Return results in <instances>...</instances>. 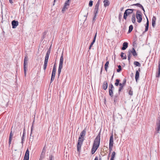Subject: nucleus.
I'll return each mask as SVG.
<instances>
[{
	"mask_svg": "<svg viewBox=\"0 0 160 160\" xmlns=\"http://www.w3.org/2000/svg\"><path fill=\"white\" fill-rule=\"evenodd\" d=\"M86 132V130L85 129H84L81 132L79 137L78 142L77 144V151L79 152H80L81 147L84 140V137L85 136Z\"/></svg>",
	"mask_w": 160,
	"mask_h": 160,
	"instance_id": "f257e3e1",
	"label": "nucleus"
},
{
	"mask_svg": "<svg viewBox=\"0 0 160 160\" xmlns=\"http://www.w3.org/2000/svg\"><path fill=\"white\" fill-rule=\"evenodd\" d=\"M63 54L62 53L61 56L59 65V67L58 70V76L59 77L60 74L62 69L63 67Z\"/></svg>",
	"mask_w": 160,
	"mask_h": 160,
	"instance_id": "f03ea898",
	"label": "nucleus"
},
{
	"mask_svg": "<svg viewBox=\"0 0 160 160\" xmlns=\"http://www.w3.org/2000/svg\"><path fill=\"white\" fill-rule=\"evenodd\" d=\"M136 10L133 9H126L124 13L123 18L125 20L127 19V17L130 14H132L133 11Z\"/></svg>",
	"mask_w": 160,
	"mask_h": 160,
	"instance_id": "7ed1b4c3",
	"label": "nucleus"
},
{
	"mask_svg": "<svg viewBox=\"0 0 160 160\" xmlns=\"http://www.w3.org/2000/svg\"><path fill=\"white\" fill-rule=\"evenodd\" d=\"M100 133L101 132H99L94 141V143L93 144L94 147L95 146L99 147V146L100 142Z\"/></svg>",
	"mask_w": 160,
	"mask_h": 160,
	"instance_id": "20e7f679",
	"label": "nucleus"
},
{
	"mask_svg": "<svg viewBox=\"0 0 160 160\" xmlns=\"http://www.w3.org/2000/svg\"><path fill=\"white\" fill-rule=\"evenodd\" d=\"M136 17L137 19V22L139 23H140L142 20L141 12L139 10H137Z\"/></svg>",
	"mask_w": 160,
	"mask_h": 160,
	"instance_id": "39448f33",
	"label": "nucleus"
},
{
	"mask_svg": "<svg viewBox=\"0 0 160 160\" xmlns=\"http://www.w3.org/2000/svg\"><path fill=\"white\" fill-rule=\"evenodd\" d=\"M50 53L47 52L46 55L43 68L44 71H45V70L46 69V68H47V67L48 64V59L49 58V56L50 55Z\"/></svg>",
	"mask_w": 160,
	"mask_h": 160,
	"instance_id": "423d86ee",
	"label": "nucleus"
},
{
	"mask_svg": "<svg viewBox=\"0 0 160 160\" xmlns=\"http://www.w3.org/2000/svg\"><path fill=\"white\" fill-rule=\"evenodd\" d=\"M71 0H66L65 1L63 7L62 8V11L63 13L67 9L70 5Z\"/></svg>",
	"mask_w": 160,
	"mask_h": 160,
	"instance_id": "0eeeda50",
	"label": "nucleus"
},
{
	"mask_svg": "<svg viewBox=\"0 0 160 160\" xmlns=\"http://www.w3.org/2000/svg\"><path fill=\"white\" fill-rule=\"evenodd\" d=\"M28 57L26 56L24 60V63H23V68L24 70V72L25 76L26 75V72H27V67L26 65L28 63Z\"/></svg>",
	"mask_w": 160,
	"mask_h": 160,
	"instance_id": "6e6552de",
	"label": "nucleus"
},
{
	"mask_svg": "<svg viewBox=\"0 0 160 160\" xmlns=\"http://www.w3.org/2000/svg\"><path fill=\"white\" fill-rule=\"evenodd\" d=\"M113 134H112L110 137L109 140V149L110 152L112 150V148L113 146Z\"/></svg>",
	"mask_w": 160,
	"mask_h": 160,
	"instance_id": "1a4fd4ad",
	"label": "nucleus"
},
{
	"mask_svg": "<svg viewBox=\"0 0 160 160\" xmlns=\"http://www.w3.org/2000/svg\"><path fill=\"white\" fill-rule=\"evenodd\" d=\"M29 151L28 148L27 149L23 160H29Z\"/></svg>",
	"mask_w": 160,
	"mask_h": 160,
	"instance_id": "9d476101",
	"label": "nucleus"
},
{
	"mask_svg": "<svg viewBox=\"0 0 160 160\" xmlns=\"http://www.w3.org/2000/svg\"><path fill=\"white\" fill-rule=\"evenodd\" d=\"M18 25V21L14 20L12 22V25L13 28H16Z\"/></svg>",
	"mask_w": 160,
	"mask_h": 160,
	"instance_id": "9b49d317",
	"label": "nucleus"
},
{
	"mask_svg": "<svg viewBox=\"0 0 160 160\" xmlns=\"http://www.w3.org/2000/svg\"><path fill=\"white\" fill-rule=\"evenodd\" d=\"M131 53H132L133 56L134 57H136L137 56V54L135 51V49L134 48H132V50H129Z\"/></svg>",
	"mask_w": 160,
	"mask_h": 160,
	"instance_id": "f8f14e48",
	"label": "nucleus"
},
{
	"mask_svg": "<svg viewBox=\"0 0 160 160\" xmlns=\"http://www.w3.org/2000/svg\"><path fill=\"white\" fill-rule=\"evenodd\" d=\"M128 43L126 42H124L122 44V47L121 49L122 50H124L126 49L128 47Z\"/></svg>",
	"mask_w": 160,
	"mask_h": 160,
	"instance_id": "ddd939ff",
	"label": "nucleus"
},
{
	"mask_svg": "<svg viewBox=\"0 0 160 160\" xmlns=\"http://www.w3.org/2000/svg\"><path fill=\"white\" fill-rule=\"evenodd\" d=\"M156 17L153 16L152 20V25L153 28H154L156 25Z\"/></svg>",
	"mask_w": 160,
	"mask_h": 160,
	"instance_id": "4468645a",
	"label": "nucleus"
},
{
	"mask_svg": "<svg viewBox=\"0 0 160 160\" xmlns=\"http://www.w3.org/2000/svg\"><path fill=\"white\" fill-rule=\"evenodd\" d=\"M108 86V83L106 81H105L103 82L102 85L103 89L105 90H106Z\"/></svg>",
	"mask_w": 160,
	"mask_h": 160,
	"instance_id": "2eb2a0df",
	"label": "nucleus"
},
{
	"mask_svg": "<svg viewBox=\"0 0 160 160\" xmlns=\"http://www.w3.org/2000/svg\"><path fill=\"white\" fill-rule=\"evenodd\" d=\"M99 5H95L94 11V14H97L98 10Z\"/></svg>",
	"mask_w": 160,
	"mask_h": 160,
	"instance_id": "dca6fc26",
	"label": "nucleus"
},
{
	"mask_svg": "<svg viewBox=\"0 0 160 160\" xmlns=\"http://www.w3.org/2000/svg\"><path fill=\"white\" fill-rule=\"evenodd\" d=\"M103 2L104 6L105 7L109 6L110 4V2L108 0H104Z\"/></svg>",
	"mask_w": 160,
	"mask_h": 160,
	"instance_id": "f3484780",
	"label": "nucleus"
},
{
	"mask_svg": "<svg viewBox=\"0 0 160 160\" xmlns=\"http://www.w3.org/2000/svg\"><path fill=\"white\" fill-rule=\"evenodd\" d=\"M98 147H97V146H94H94L93 145L92 147V149L91 150V152L92 154H93L96 150L97 149Z\"/></svg>",
	"mask_w": 160,
	"mask_h": 160,
	"instance_id": "a211bd4d",
	"label": "nucleus"
},
{
	"mask_svg": "<svg viewBox=\"0 0 160 160\" xmlns=\"http://www.w3.org/2000/svg\"><path fill=\"white\" fill-rule=\"evenodd\" d=\"M139 76V73L138 71H136L135 75V79L136 82H137L138 80Z\"/></svg>",
	"mask_w": 160,
	"mask_h": 160,
	"instance_id": "6ab92c4d",
	"label": "nucleus"
},
{
	"mask_svg": "<svg viewBox=\"0 0 160 160\" xmlns=\"http://www.w3.org/2000/svg\"><path fill=\"white\" fill-rule=\"evenodd\" d=\"M131 21L132 22L134 23H135L136 22L135 16L134 13H133L132 15Z\"/></svg>",
	"mask_w": 160,
	"mask_h": 160,
	"instance_id": "aec40b11",
	"label": "nucleus"
},
{
	"mask_svg": "<svg viewBox=\"0 0 160 160\" xmlns=\"http://www.w3.org/2000/svg\"><path fill=\"white\" fill-rule=\"evenodd\" d=\"M112 89H109V95L111 97H112L113 96V93Z\"/></svg>",
	"mask_w": 160,
	"mask_h": 160,
	"instance_id": "412c9836",
	"label": "nucleus"
},
{
	"mask_svg": "<svg viewBox=\"0 0 160 160\" xmlns=\"http://www.w3.org/2000/svg\"><path fill=\"white\" fill-rule=\"evenodd\" d=\"M120 81V80L119 79H116L115 80V85L116 86H118L119 84V82Z\"/></svg>",
	"mask_w": 160,
	"mask_h": 160,
	"instance_id": "4be33fe9",
	"label": "nucleus"
},
{
	"mask_svg": "<svg viewBox=\"0 0 160 160\" xmlns=\"http://www.w3.org/2000/svg\"><path fill=\"white\" fill-rule=\"evenodd\" d=\"M133 29V26L132 25L129 26V30L128 31V33H129L131 32L132 30Z\"/></svg>",
	"mask_w": 160,
	"mask_h": 160,
	"instance_id": "5701e85b",
	"label": "nucleus"
},
{
	"mask_svg": "<svg viewBox=\"0 0 160 160\" xmlns=\"http://www.w3.org/2000/svg\"><path fill=\"white\" fill-rule=\"evenodd\" d=\"M45 153L42 152L39 160H42L44 157Z\"/></svg>",
	"mask_w": 160,
	"mask_h": 160,
	"instance_id": "b1692460",
	"label": "nucleus"
},
{
	"mask_svg": "<svg viewBox=\"0 0 160 160\" xmlns=\"http://www.w3.org/2000/svg\"><path fill=\"white\" fill-rule=\"evenodd\" d=\"M133 63L134 65L136 66L140 67L141 66V65L140 63L138 61L134 62Z\"/></svg>",
	"mask_w": 160,
	"mask_h": 160,
	"instance_id": "393cba45",
	"label": "nucleus"
},
{
	"mask_svg": "<svg viewBox=\"0 0 160 160\" xmlns=\"http://www.w3.org/2000/svg\"><path fill=\"white\" fill-rule=\"evenodd\" d=\"M34 122V121H33V122L32 123V127L31 128V134H30V139L31 138V137H32V138L33 137V136H32L31 135H32V130H33V128Z\"/></svg>",
	"mask_w": 160,
	"mask_h": 160,
	"instance_id": "a878e982",
	"label": "nucleus"
},
{
	"mask_svg": "<svg viewBox=\"0 0 160 160\" xmlns=\"http://www.w3.org/2000/svg\"><path fill=\"white\" fill-rule=\"evenodd\" d=\"M25 132L24 131H23V134L22 137V139H22L21 143H22V145L23 144V143L24 137L25 136Z\"/></svg>",
	"mask_w": 160,
	"mask_h": 160,
	"instance_id": "bb28decb",
	"label": "nucleus"
},
{
	"mask_svg": "<svg viewBox=\"0 0 160 160\" xmlns=\"http://www.w3.org/2000/svg\"><path fill=\"white\" fill-rule=\"evenodd\" d=\"M160 75V68H158V72L156 75V77L158 78L159 77Z\"/></svg>",
	"mask_w": 160,
	"mask_h": 160,
	"instance_id": "cd10ccee",
	"label": "nucleus"
},
{
	"mask_svg": "<svg viewBox=\"0 0 160 160\" xmlns=\"http://www.w3.org/2000/svg\"><path fill=\"white\" fill-rule=\"evenodd\" d=\"M160 75V68H158V72L156 75V77L158 78L159 77Z\"/></svg>",
	"mask_w": 160,
	"mask_h": 160,
	"instance_id": "c85d7f7f",
	"label": "nucleus"
},
{
	"mask_svg": "<svg viewBox=\"0 0 160 160\" xmlns=\"http://www.w3.org/2000/svg\"><path fill=\"white\" fill-rule=\"evenodd\" d=\"M132 6H137L139 8H140L142 6V5L139 3H137L133 4L132 5Z\"/></svg>",
	"mask_w": 160,
	"mask_h": 160,
	"instance_id": "c756f323",
	"label": "nucleus"
},
{
	"mask_svg": "<svg viewBox=\"0 0 160 160\" xmlns=\"http://www.w3.org/2000/svg\"><path fill=\"white\" fill-rule=\"evenodd\" d=\"M118 69H117V71L118 72H119L122 70V67L121 65H119L118 66Z\"/></svg>",
	"mask_w": 160,
	"mask_h": 160,
	"instance_id": "7c9ffc66",
	"label": "nucleus"
},
{
	"mask_svg": "<svg viewBox=\"0 0 160 160\" xmlns=\"http://www.w3.org/2000/svg\"><path fill=\"white\" fill-rule=\"evenodd\" d=\"M122 14L121 12H120L119 14L118 19L120 22L121 21L122 19Z\"/></svg>",
	"mask_w": 160,
	"mask_h": 160,
	"instance_id": "2f4dec72",
	"label": "nucleus"
},
{
	"mask_svg": "<svg viewBox=\"0 0 160 160\" xmlns=\"http://www.w3.org/2000/svg\"><path fill=\"white\" fill-rule=\"evenodd\" d=\"M56 64L55 63L53 65L52 72H56Z\"/></svg>",
	"mask_w": 160,
	"mask_h": 160,
	"instance_id": "473e14b6",
	"label": "nucleus"
},
{
	"mask_svg": "<svg viewBox=\"0 0 160 160\" xmlns=\"http://www.w3.org/2000/svg\"><path fill=\"white\" fill-rule=\"evenodd\" d=\"M97 32H96L94 35V38L93 39V40H92V43H94L95 41V40H96V37H97Z\"/></svg>",
	"mask_w": 160,
	"mask_h": 160,
	"instance_id": "72a5a7b5",
	"label": "nucleus"
},
{
	"mask_svg": "<svg viewBox=\"0 0 160 160\" xmlns=\"http://www.w3.org/2000/svg\"><path fill=\"white\" fill-rule=\"evenodd\" d=\"M114 87L112 83H111L109 86V89H113Z\"/></svg>",
	"mask_w": 160,
	"mask_h": 160,
	"instance_id": "f704fd0d",
	"label": "nucleus"
},
{
	"mask_svg": "<svg viewBox=\"0 0 160 160\" xmlns=\"http://www.w3.org/2000/svg\"><path fill=\"white\" fill-rule=\"evenodd\" d=\"M123 87H124L121 86V87H120L119 88V89H118V90L119 94H120V92L123 89Z\"/></svg>",
	"mask_w": 160,
	"mask_h": 160,
	"instance_id": "c9c22d12",
	"label": "nucleus"
},
{
	"mask_svg": "<svg viewBox=\"0 0 160 160\" xmlns=\"http://www.w3.org/2000/svg\"><path fill=\"white\" fill-rule=\"evenodd\" d=\"M88 5L89 7H92L93 5V1L92 0H90L89 2Z\"/></svg>",
	"mask_w": 160,
	"mask_h": 160,
	"instance_id": "e433bc0d",
	"label": "nucleus"
},
{
	"mask_svg": "<svg viewBox=\"0 0 160 160\" xmlns=\"http://www.w3.org/2000/svg\"><path fill=\"white\" fill-rule=\"evenodd\" d=\"M56 72H52L51 78H55Z\"/></svg>",
	"mask_w": 160,
	"mask_h": 160,
	"instance_id": "4c0bfd02",
	"label": "nucleus"
},
{
	"mask_svg": "<svg viewBox=\"0 0 160 160\" xmlns=\"http://www.w3.org/2000/svg\"><path fill=\"white\" fill-rule=\"evenodd\" d=\"M46 151V148L45 146H44L43 148L42 151V152H43V153H45V152Z\"/></svg>",
	"mask_w": 160,
	"mask_h": 160,
	"instance_id": "58836bf2",
	"label": "nucleus"
},
{
	"mask_svg": "<svg viewBox=\"0 0 160 160\" xmlns=\"http://www.w3.org/2000/svg\"><path fill=\"white\" fill-rule=\"evenodd\" d=\"M115 154H116V153L115 152H112V154L111 158H114L115 157Z\"/></svg>",
	"mask_w": 160,
	"mask_h": 160,
	"instance_id": "ea45409f",
	"label": "nucleus"
},
{
	"mask_svg": "<svg viewBox=\"0 0 160 160\" xmlns=\"http://www.w3.org/2000/svg\"><path fill=\"white\" fill-rule=\"evenodd\" d=\"M128 57H129V58H131L132 57V55L131 54V53L129 50L128 51Z\"/></svg>",
	"mask_w": 160,
	"mask_h": 160,
	"instance_id": "a19ab883",
	"label": "nucleus"
},
{
	"mask_svg": "<svg viewBox=\"0 0 160 160\" xmlns=\"http://www.w3.org/2000/svg\"><path fill=\"white\" fill-rule=\"evenodd\" d=\"M13 136V134L12 133V131H11L10 134L9 138L12 139V137Z\"/></svg>",
	"mask_w": 160,
	"mask_h": 160,
	"instance_id": "79ce46f5",
	"label": "nucleus"
},
{
	"mask_svg": "<svg viewBox=\"0 0 160 160\" xmlns=\"http://www.w3.org/2000/svg\"><path fill=\"white\" fill-rule=\"evenodd\" d=\"M147 21L145 25L147 26H149V22L148 21V18L147 17Z\"/></svg>",
	"mask_w": 160,
	"mask_h": 160,
	"instance_id": "37998d69",
	"label": "nucleus"
},
{
	"mask_svg": "<svg viewBox=\"0 0 160 160\" xmlns=\"http://www.w3.org/2000/svg\"><path fill=\"white\" fill-rule=\"evenodd\" d=\"M118 97V94H117V95H115L114 96V102H115L117 100V98Z\"/></svg>",
	"mask_w": 160,
	"mask_h": 160,
	"instance_id": "c03bdc74",
	"label": "nucleus"
},
{
	"mask_svg": "<svg viewBox=\"0 0 160 160\" xmlns=\"http://www.w3.org/2000/svg\"><path fill=\"white\" fill-rule=\"evenodd\" d=\"M145 30L144 32H146L148 30L149 26L145 25Z\"/></svg>",
	"mask_w": 160,
	"mask_h": 160,
	"instance_id": "a18cd8bd",
	"label": "nucleus"
},
{
	"mask_svg": "<svg viewBox=\"0 0 160 160\" xmlns=\"http://www.w3.org/2000/svg\"><path fill=\"white\" fill-rule=\"evenodd\" d=\"M109 63V62L108 61H107L105 64L104 66H106L108 67V66Z\"/></svg>",
	"mask_w": 160,
	"mask_h": 160,
	"instance_id": "49530a36",
	"label": "nucleus"
},
{
	"mask_svg": "<svg viewBox=\"0 0 160 160\" xmlns=\"http://www.w3.org/2000/svg\"><path fill=\"white\" fill-rule=\"evenodd\" d=\"M129 94L131 96H132L133 95V91L131 90H130L129 92Z\"/></svg>",
	"mask_w": 160,
	"mask_h": 160,
	"instance_id": "de8ad7c7",
	"label": "nucleus"
},
{
	"mask_svg": "<svg viewBox=\"0 0 160 160\" xmlns=\"http://www.w3.org/2000/svg\"><path fill=\"white\" fill-rule=\"evenodd\" d=\"M49 160H52L54 158L53 157L52 155H50L49 156Z\"/></svg>",
	"mask_w": 160,
	"mask_h": 160,
	"instance_id": "09e8293b",
	"label": "nucleus"
},
{
	"mask_svg": "<svg viewBox=\"0 0 160 160\" xmlns=\"http://www.w3.org/2000/svg\"><path fill=\"white\" fill-rule=\"evenodd\" d=\"M51 50V46L49 48L47 52L50 53Z\"/></svg>",
	"mask_w": 160,
	"mask_h": 160,
	"instance_id": "8fccbe9b",
	"label": "nucleus"
},
{
	"mask_svg": "<svg viewBox=\"0 0 160 160\" xmlns=\"http://www.w3.org/2000/svg\"><path fill=\"white\" fill-rule=\"evenodd\" d=\"M97 14H94V17L93 18V21L95 20V19L96 18Z\"/></svg>",
	"mask_w": 160,
	"mask_h": 160,
	"instance_id": "3c124183",
	"label": "nucleus"
},
{
	"mask_svg": "<svg viewBox=\"0 0 160 160\" xmlns=\"http://www.w3.org/2000/svg\"><path fill=\"white\" fill-rule=\"evenodd\" d=\"M122 83V84L124 86L125 85L126 83V79H125L124 80Z\"/></svg>",
	"mask_w": 160,
	"mask_h": 160,
	"instance_id": "603ef678",
	"label": "nucleus"
},
{
	"mask_svg": "<svg viewBox=\"0 0 160 160\" xmlns=\"http://www.w3.org/2000/svg\"><path fill=\"white\" fill-rule=\"evenodd\" d=\"M101 0H98V1L97 2V3L96 5H99L100 3V2Z\"/></svg>",
	"mask_w": 160,
	"mask_h": 160,
	"instance_id": "864d4df0",
	"label": "nucleus"
},
{
	"mask_svg": "<svg viewBox=\"0 0 160 160\" xmlns=\"http://www.w3.org/2000/svg\"><path fill=\"white\" fill-rule=\"evenodd\" d=\"M140 8H141L142 9V10L143 11L144 13L145 12V10L142 6V5Z\"/></svg>",
	"mask_w": 160,
	"mask_h": 160,
	"instance_id": "5fc2aeb1",
	"label": "nucleus"
},
{
	"mask_svg": "<svg viewBox=\"0 0 160 160\" xmlns=\"http://www.w3.org/2000/svg\"><path fill=\"white\" fill-rule=\"evenodd\" d=\"M12 139H11V138H9V145H10L11 143V141H12Z\"/></svg>",
	"mask_w": 160,
	"mask_h": 160,
	"instance_id": "6e6d98bb",
	"label": "nucleus"
},
{
	"mask_svg": "<svg viewBox=\"0 0 160 160\" xmlns=\"http://www.w3.org/2000/svg\"><path fill=\"white\" fill-rule=\"evenodd\" d=\"M103 67L102 66V67L101 68L100 74H102V71L103 70Z\"/></svg>",
	"mask_w": 160,
	"mask_h": 160,
	"instance_id": "4d7b16f0",
	"label": "nucleus"
},
{
	"mask_svg": "<svg viewBox=\"0 0 160 160\" xmlns=\"http://www.w3.org/2000/svg\"><path fill=\"white\" fill-rule=\"evenodd\" d=\"M124 53L123 52H122L121 53V58H123V55L124 54Z\"/></svg>",
	"mask_w": 160,
	"mask_h": 160,
	"instance_id": "13d9d810",
	"label": "nucleus"
},
{
	"mask_svg": "<svg viewBox=\"0 0 160 160\" xmlns=\"http://www.w3.org/2000/svg\"><path fill=\"white\" fill-rule=\"evenodd\" d=\"M54 79V78H51V80H50V83H51L53 81Z\"/></svg>",
	"mask_w": 160,
	"mask_h": 160,
	"instance_id": "bf43d9fd",
	"label": "nucleus"
},
{
	"mask_svg": "<svg viewBox=\"0 0 160 160\" xmlns=\"http://www.w3.org/2000/svg\"><path fill=\"white\" fill-rule=\"evenodd\" d=\"M119 85L120 86V87H121V86L124 87V85L122 84V83H119Z\"/></svg>",
	"mask_w": 160,
	"mask_h": 160,
	"instance_id": "052dcab7",
	"label": "nucleus"
},
{
	"mask_svg": "<svg viewBox=\"0 0 160 160\" xmlns=\"http://www.w3.org/2000/svg\"><path fill=\"white\" fill-rule=\"evenodd\" d=\"M104 68H105V70H106V72H107V71L108 67H106V66H104Z\"/></svg>",
	"mask_w": 160,
	"mask_h": 160,
	"instance_id": "680f3d73",
	"label": "nucleus"
},
{
	"mask_svg": "<svg viewBox=\"0 0 160 160\" xmlns=\"http://www.w3.org/2000/svg\"><path fill=\"white\" fill-rule=\"evenodd\" d=\"M9 2L11 4H12L13 3L12 0H9Z\"/></svg>",
	"mask_w": 160,
	"mask_h": 160,
	"instance_id": "e2e57ef3",
	"label": "nucleus"
},
{
	"mask_svg": "<svg viewBox=\"0 0 160 160\" xmlns=\"http://www.w3.org/2000/svg\"><path fill=\"white\" fill-rule=\"evenodd\" d=\"M127 59V57H126V56L125 55V56L123 57V59Z\"/></svg>",
	"mask_w": 160,
	"mask_h": 160,
	"instance_id": "0e129e2a",
	"label": "nucleus"
},
{
	"mask_svg": "<svg viewBox=\"0 0 160 160\" xmlns=\"http://www.w3.org/2000/svg\"><path fill=\"white\" fill-rule=\"evenodd\" d=\"M94 160H98V157H96Z\"/></svg>",
	"mask_w": 160,
	"mask_h": 160,
	"instance_id": "69168bd1",
	"label": "nucleus"
},
{
	"mask_svg": "<svg viewBox=\"0 0 160 160\" xmlns=\"http://www.w3.org/2000/svg\"><path fill=\"white\" fill-rule=\"evenodd\" d=\"M99 160H102L101 157L100 155H99Z\"/></svg>",
	"mask_w": 160,
	"mask_h": 160,
	"instance_id": "338daca9",
	"label": "nucleus"
},
{
	"mask_svg": "<svg viewBox=\"0 0 160 160\" xmlns=\"http://www.w3.org/2000/svg\"><path fill=\"white\" fill-rule=\"evenodd\" d=\"M158 68H160V61L159 62V65L158 66Z\"/></svg>",
	"mask_w": 160,
	"mask_h": 160,
	"instance_id": "774afa93",
	"label": "nucleus"
}]
</instances>
